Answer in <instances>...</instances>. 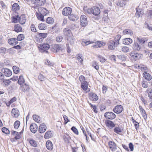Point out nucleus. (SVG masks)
Listing matches in <instances>:
<instances>
[{
    "label": "nucleus",
    "instance_id": "nucleus-30",
    "mask_svg": "<svg viewBox=\"0 0 152 152\" xmlns=\"http://www.w3.org/2000/svg\"><path fill=\"white\" fill-rule=\"evenodd\" d=\"M121 38V36L120 35H117L114 39V41H113L115 45L117 46L119 44V40Z\"/></svg>",
    "mask_w": 152,
    "mask_h": 152
},
{
    "label": "nucleus",
    "instance_id": "nucleus-45",
    "mask_svg": "<svg viewBox=\"0 0 152 152\" xmlns=\"http://www.w3.org/2000/svg\"><path fill=\"white\" fill-rule=\"evenodd\" d=\"M47 23L49 24H52L54 22L53 18L51 17H48L46 20Z\"/></svg>",
    "mask_w": 152,
    "mask_h": 152
},
{
    "label": "nucleus",
    "instance_id": "nucleus-53",
    "mask_svg": "<svg viewBox=\"0 0 152 152\" xmlns=\"http://www.w3.org/2000/svg\"><path fill=\"white\" fill-rule=\"evenodd\" d=\"M84 10L86 13L88 14L92 13V7L91 8H85Z\"/></svg>",
    "mask_w": 152,
    "mask_h": 152
},
{
    "label": "nucleus",
    "instance_id": "nucleus-58",
    "mask_svg": "<svg viewBox=\"0 0 152 152\" xmlns=\"http://www.w3.org/2000/svg\"><path fill=\"white\" fill-rule=\"evenodd\" d=\"M92 66L93 67H94L96 69L98 70V69L99 66L98 64L95 61H94L93 62Z\"/></svg>",
    "mask_w": 152,
    "mask_h": 152
},
{
    "label": "nucleus",
    "instance_id": "nucleus-27",
    "mask_svg": "<svg viewBox=\"0 0 152 152\" xmlns=\"http://www.w3.org/2000/svg\"><path fill=\"white\" fill-rule=\"evenodd\" d=\"M34 39L35 41L38 43H40L42 42L43 41V39L38 34H37L34 38Z\"/></svg>",
    "mask_w": 152,
    "mask_h": 152
},
{
    "label": "nucleus",
    "instance_id": "nucleus-44",
    "mask_svg": "<svg viewBox=\"0 0 152 152\" xmlns=\"http://www.w3.org/2000/svg\"><path fill=\"white\" fill-rule=\"evenodd\" d=\"M116 4L118 6L122 7L125 5L124 2L122 1L121 0H118L116 2Z\"/></svg>",
    "mask_w": 152,
    "mask_h": 152
},
{
    "label": "nucleus",
    "instance_id": "nucleus-4",
    "mask_svg": "<svg viewBox=\"0 0 152 152\" xmlns=\"http://www.w3.org/2000/svg\"><path fill=\"white\" fill-rule=\"evenodd\" d=\"M80 25L83 27H85L88 24V21L86 16L84 15H82L80 17Z\"/></svg>",
    "mask_w": 152,
    "mask_h": 152
},
{
    "label": "nucleus",
    "instance_id": "nucleus-10",
    "mask_svg": "<svg viewBox=\"0 0 152 152\" xmlns=\"http://www.w3.org/2000/svg\"><path fill=\"white\" fill-rule=\"evenodd\" d=\"M20 89L23 92H28L30 90L29 86L26 83L20 85Z\"/></svg>",
    "mask_w": 152,
    "mask_h": 152
},
{
    "label": "nucleus",
    "instance_id": "nucleus-55",
    "mask_svg": "<svg viewBox=\"0 0 152 152\" xmlns=\"http://www.w3.org/2000/svg\"><path fill=\"white\" fill-rule=\"evenodd\" d=\"M2 131L3 133L7 134H9L10 133V131L5 127H3L2 129Z\"/></svg>",
    "mask_w": 152,
    "mask_h": 152
},
{
    "label": "nucleus",
    "instance_id": "nucleus-25",
    "mask_svg": "<svg viewBox=\"0 0 152 152\" xmlns=\"http://www.w3.org/2000/svg\"><path fill=\"white\" fill-rule=\"evenodd\" d=\"M39 13H37L36 14V15L38 20H41L42 22L45 21L44 19V16L42 13L40 12L39 10Z\"/></svg>",
    "mask_w": 152,
    "mask_h": 152
},
{
    "label": "nucleus",
    "instance_id": "nucleus-38",
    "mask_svg": "<svg viewBox=\"0 0 152 152\" xmlns=\"http://www.w3.org/2000/svg\"><path fill=\"white\" fill-rule=\"evenodd\" d=\"M71 20L75 21L78 19V17L74 14H70L68 17Z\"/></svg>",
    "mask_w": 152,
    "mask_h": 152
},
{
    "label": "nucleus",
    "instance_id": "nucleus-42",
    "mask_svg": "<svg viewBox=\"0 0 152 152\" xmlns=\"http://www.w3.org/2000/svg\"><path fill=\"white\" fill-rule=\"evenodd\" d=\"M114 132L116 133L119 134L122 131V129L119 126H116L114 129Z\"/></svg>",
    "mask_w": 152,
    "mask_h": 152
},
{
    "label": "nucleus",
    "instance_id": "nucleus-31",
    "mask_svg": "<svg viewBox=\"0 0 152 152\" xmlns=\"http://www.w3.org/2000/svg\"><path fill=\"white\" fill-rule=\"evenodd\" d=\"M14 31L17 32H21L22 31V27L19 24H17L15 25L14 26Z\"/></svg>",
    "mask_w": 152,
    "mask_h": 152
},
{
    "label": "nucleus",
    "instance_id": "nucleus-14",
    "mask_svg": "<svg viewBox=\"0 0 152 152\" xmlns=\"http://www.w3.org/2000/svg\"><path fill=\"white\" fill-rule=\"evenodd\" d=\"M89 98L91 101H96L98 100V97L96 94L91 92L89 94Z\"/></svg>",
    "mask_w": 152,
    "mask_h": 152
},
{
    "label": "nucleus",
    "instance_id": "nucleus-12",
    "mask_svg": "<svg viewBox=\"0 0 152 152\" xmlns=\"http://www.w3.org/2000/svg\"><path fill=\"white\" fill-rule=\"evenodd\" d=\"M1 71L7 77H10L12 75L11 71L8 69L3 68L1 69Z\"/></svg>",
    "mask_w": 152,
    "mask_h": 152
},
{
    "label": "nucleus",
    "instance_id": "nucleus-57",
    "mask_svg": "<svg viewBox=\"0 0 152 152\" xmlns=\"http://www.w3.org/2000/svg\"><path fill=\"white\" fill-rule=\"evenodd\" d=\"M117 56L119 59L122 60V61L125 60L126 59L125 56L124 55H117Z\"/></svg>",
    "mask_w": 152,
    "mask_h": 152
},
{
    "label": "nucleus",
    "instance_id": "nucleus-6",
    "mask_svg": "<svg viewBox=\"0 0 152 152\" xmlns=\"http://www.w3.org/2000/svg\"><path fill=\"white\" fill-rule=\"evenodd\" d=\"M130 56L136 60L140 59L142 57V54L134 52H132L130 53Z\"/></svg>",
    "mask_w": 152,
    "mask_h": 152
},
{
    "label": "nucleus",
    "instance_id": "nucleus-26",
    "mask_svg": "<svg viewBox=\"0 0 152 152\" xmlns=\"http://www.w3.org/2000/svg\"><path fill=\"white\" fill-rule=\"evenodd\" d=\"M139 109L141 113L142 117L145 119H146L147 118V115L145 111L141 106H139Z\"/></svg>",
    "mask_w": 152,
    "mask_h": 152
},
{
    "label": "nucleus",
    "instance_id": "nucleus-21",
    "mask_svg": "<svg viewBox=\"0 0 152 152\" xmlns=\"http://www.w3.org/2000/svg\"><path fill=\"white\" fill-rule=\"evenodd\" d=\"M37 126L34 124H31L30 126V129L31 131L33 133H35L37 130Z\"/></svg>",
    "mask_w": 152,
    "mask_h": 152
},
{
    "label": "nucleus",
    "instance_id": "nucleus-62",
    "mask_svg": "<svg viewBox=\"0 0 152 152\" xmlns=\"http://www.w3.org/2000/svg\"><path fill=\"white\" fill-rule=\"evenodd\" d=\"M31 31L33 32H36L37 31L36 29L35 26L33 24H31Z\"/></svg>",
    "mask_w": 152,
    "mask_h": 152
},
{
    "label": "nucleus",
    "instance_id": "nucleus-9",
    "mask_svg": "<svg viewBox=\"0 0 152 152\" xmlns=\"http://www.w3.org/2000/svg\"><path fill=\"white\" fill-rule=\"evenodd\" d=\"M142 47V44L140 42H138L137 41L134 42L132 48L134 50L139 51L140 50Z\"/></svg>",
    "mask_w": 152,
    "mask_h": 152
},
{
    "label": "nucleus",
    "instance_id": "nucleus-43",
    "mask_svg": "<svg viewBox=\"0 0 152 152\" xmlns=\"http://www.w3.org/2000/svg\"><path fill=\"white\" fill-rule=\"evenodd\" d=\"M33 118L34 121L38 123H40V118L38 115H33Z\"/></svg>",
    "mask_w": 152,
    "mask_h": 152
},
{
    "label": "nucleus",
    "instance_id": "nucleus-35",
    "mask_svg": "<svg viewBox=\"0 0 152 152\" xmlns=\"http://www.w3.org/2000/svg\"><path fill=\"white\" fill-rule=\"evenodd\" d=\"M136 12L135 15L136 17L138 18L141 17L142 15L141 10L140 9H138V8H136Z\"/></svg>",
    "mask_w": 152,
    "mask_h": 152
},
{
    "label": "nucleus",
    "instance_id": "nucleus-32",
    "mask_svg": "<svg viewBox=\"0 0 152 152\" xmlns=\"http://www.w3.org/2000/svg\"><path fill=\"white\" fill-rule=\"evenodd\" d=\"M132 42V39L130 38H126L124 39L123 43L124 44L126 45H129L131 44Z\"/></svg>",
    "mask_w": 152,
    "mask_h": 152
},
{
    "label": "nucleus",
    "instance_id": "nucleus-52",
    "mask_svg": "<svg viewBox=\"0 0 152 152\" xmlns=\"http://www.w3.org/2000/svg\"><path fill=\"white\" fill-rule=\"evenodd\" d=\"M142 86L144 88H147L148 87L147 82L144 80L142 81Z\"/></svg>",
    "mask_w": 152,
    "mask_h": 152
},
{
    "label": "nucleus",
    "instance_id": "nucleus-17",
    "mask_svg": "<svg viewBox=\"0 0 152 152\" xmlns=\"http://www.w3.org/2000/svg\"><path fill=\"white\" fill-rule=\"evenodd\" d=\"M108 45V49L110 50H114L115 47H117L113 40H111L109 41Z\"/></svg>",
    "mask_w": 152,
    "mask_h": 152
},
{
    "label": "nucleus",
    "instance_id": "nucleus-36",
    "mask_svg": "<svg viewBox=\"0 0 152 152\" xmlns=\"http://www.w3.org/2000/svg\"><path fill=\"white\" fill-rule=\"evenodd\" d=\"M29 142L30 145L32 146L36 147L37 146V143L36 141L32 139H30L29 140Z\"/></svg>",
    "mask_w": 152,
    "mask_h": 152
},
{
    "label": "nucleus",
    "instance_id": "nucleus-29",
    "mask_svg": "<svg viewBox=\"0 0 152 152\" xmlns=\"http://www.w3.org/2000/svg\"><path fill=\"white\" fill-rule=\"evenodd\" d=\"M53 135V132L51 131L47 132L44 135V138L46 139H48L51 137Z\"/></svg>",
    "mask_w": 152,
    "mask_h": 152
},
{
    "label": "nucleus",
    "instance_id": "nucleus-5",
    "mask_svg": "<svg viewBox=\"0 0 152 152\" xmlns=\"http://www.w3.org/2000/svg\"><path fill=\"white\" fill-rule=\"evenodd\" d=\"M104 116L107 119L113 120L116 117L115 115L113 112H108L105 113Z\"/></svg>",
    "mask_w": 152,
    "mask_h": 152
},
{
    "label": "nucleus",
    "instance_id": "nucleus-34",
    "mask_svg": "<svg viewBox=\"0 0 152 152\" xmlns=\"http://www.w3.org/2000/svg\"><path fill=\"white\" fill-rule=\"evenodd\" d=\"M20 9V7L18 4L15 3L12 6V10L15 12H17Z\"/></svg>",
    "mask_w": 152,
    "mask_h": 152
},
{
    "label": "nucleus",
    "instance_id": "nucleus-61",
    "mask_svg": "<svg viewBox=\"0 0 152 152\" xmlns=\"http://www.w3.org/2000/svg\"><path fill=\"white\" fill-rule=\"evenodd\" d=\"M63 37L62 36L58 35L56 38V41L57 42H61L62 40Z\"/></svg>",
    "mask_w": 152,
    "mask_h": 152
},
{
    "label": "nucleus",
    "instance_id": "nucleus-2",
    "mask_svg": "<svg viewBox=\"0 0 152 152\" xmlns=\"http://www.w3.org/2000/svg\"><path fill=\"white\" fill-rule=\"evenodd\" d=\"M23 129L21 131L19 132L14 131H11L12 134L15 136L14 139L16 140L20 139L22 137L23 132Z\"/></svg>",
    "mask_w": 152,
    "mask_h": 152
},
{
    "label": "nucleus",
    "instance_id": "nucleus-46",
    "mask_svg": "<svg viewBox=\"0 0 152 152\" xmlns=\"http://www.w3.org/2000/svg\"><path fill=\"white\" fill-rule=\"evenodd\" d=\"M121 50L124 53H127L129 51V48L126 46H123L122 47Z\"/></svg>",
    "mask_w": 152,
    "mask_h": 152
},
{
    "label": "nucleus",
    "instance_id": "nucleus-11",
    "mask_svg": "<svg viewBox=\"0 0 152 152\" xmlns=\"http://www.w3.org/2000/svg\"><path fill=\"white\" fill-rule=\"evenodd\" d=\"M123 107L121 105H118L116 106L113 109V111L115 113L119 114L123 111Z\"/></svg>",
    "mask_w": 152,
    "mask_h": 152
},
{
    "label": "nucleus",
    "instance_id": "nucleus-54",
    "mask_svg": "<svg viewBox=\"0 0 152 152\" xmlns=\"http://www.w3.org/2000/svg\"><path fill=\"white\" fill-rule=\"evenodd\" d=\"M13 69L14 72L15 74H17L19 72V68L16 66H14L13 67Z\"/></svg>",
    "mask_w": 152,
    "mask_h": 152
},
{
    "label": "nucleus",
    "instance_id": "nucleus-63",
    "mask_svg": "<svg viewBox=\"0 0 152 152\" xmlns=\"http://www.w3.org/2000/svg\"><path fill=\"white\" fill-rule=\"evenodd\" d=\"M39 34L43 40L44 39L46 38L47 36V33H40Z\"/></svg>",
    "mask_w": 152,
    "mask_h": 152
},
{
    "label": "nucleus",
    "instance_id": "nucleus-64",
    "mask_svg": "<svg viewBox=\"0 0 152 152\" xmlns=\"http://www.w3.org/2000/svg\"><path fill=\"white\" fill-rule=\"evenodd\" d=\"M71 129L75 134L77 135L78 134V131L75 127L73 126L72 127Z\"/></svg>",
    "mask_w": 152,
    "mask_h": 152
},
{
    "label": "nucleus",
    "instance_id": "nucleus-51",
    "mask_svg": "<svg viewBox=\"0 0 152 152\" xmlns=\"http://www.w3.org/2000/svg\"><path fill=\"white\" fill-rule=\"evenodd\" d=\"M38 79L41 81H43L46 79V78L42 75L40 74L38 76Z\"/></svg>",
    "mask_w": 152,
    "mask_h": 152
},
{
    "label": "nucleus",
    "instance_id": "nucleus-47",
    "mask_svg": "<svg viewBox=\"0 0 152 152\" xmlns=\"http://www.w3.org/2000/svg\"><path fill=\"white\" fill-rule=\"evenodd\" d=\"M20 124V122L19 121H16L14 123V126L15 129H18Z\"/></svg>",
    "mask_w": 152,
    "mask_h": 152
},
{
    "label": "nucleus",
    "instance_id": "nucleus-18",
    "mask_svg": "<svg viewBox=\"0 0 152 152\" xmlns=\"http://www.w3.org/2000/svg\"><path fill=\"white\" fill-rule=\"evenodd\" d=\"M47 126L45 124H41L39 127V132L41 133L45 132L46 130Z\"/></svg>",
    "mask_w": 152,
    "mask_h": 152
},
{
    "label": "nucleus",
    "instance_id": "nucleus-3",
    "mask_svg": "<svg viewBox=\"0 0 152 152\" xmlns=\"http://www.w3.org/2000/svg\"><path fill=\"white\" fill-rule=\"evenodd\" d=\"M52 50L54 52H57L63 49V47L61 45L58 44H54L52 45Z\"/></svg>",
    "mask_w": 152,
    "mask_h": 152
},
{
    "label": "nucleus",
    "instance_id": "nucleus-39",
    "mask_svg": "<svg viewBox=\"0 0 152 152\" xmlns=\"http://www.w3.org/2000/svg\"><path fill=\"white\" fill-rule=\"evenodd\" d=\"M18 80V83L20 85H21L25 82V80L22 75L20 76Z\"/></svg>",
    "mask_w": 152,
    "mask_h": 152
},
{
    "label": "nucleus",
    "instance_id": "nucleus-7",
    "mask_svg": "<svg viewBox=\"0 0 152 152\" xmlns=\"http://www.w3.org/2000/svg\"><path fill=\"white\" fill-rule=\"evenodd\" d=\"M72 9L69 7H67L64 8L62 11V14L65 16L69 15L71 13Z\"/></svg>",
    "mask_w": 152,
    "mask_h": 152
},
{
    "label": "nucleus",
    "instance_id": "nucleus-28",
    "mask_svg": "<svg viewBox=\"0 0 152 152\" xmlns=\"http://www.w3.org/2000/svg\"><path fill=\"white\" fill-rule=\"evenodd\" d=\"M63 31L65 35L69 37L72 36L71 30L67 28H65L64 30Z\"/></svg>",
    "mask_w": 152,
    "mask_h": 152
},
{
    "label": "nucleus",
    "instance_id": "nucleus-50",
    "mask_svg": "<svg viewBox=\"0 0 152 152\" xmlns=\"http://www.w3.org/2000/svg\"><path fill=\"white\" fill-rule=\"evenodd\" d=\"M0 5L2 7V10H4L7 9V6L3 1H1Z\"/></svg>",
    "mask_w": 152,
    "mask_h": 152
},
{
    "label": "nucleus",
    "instance_id": "nucleus-33",
    "mask_svg": "<svg viewBox=\"0 0 152 152\" xmlns=\"http://www.w3.org/2000/svg\"><path fill=\"white\" fill-rule=\"evenodd\" d=\"M143 77L148 80H150L152 78L151 75L147 72H144L143 74Z\"/></svg>",
    "mask_w": 152,
    "mask_h": 152
},
{
    "label": "nucleus",
    "instance_id": "nucleus-56",
    "mask_svg": "<svg viewBox=\"0 0 152 152\" xmlns=\"http://www.w3.org/2000/svg\"><path fill=\"white\" fill-rule=\"evenodd\" d=\"M24 38V36L23 34H21L18 36L17 39L18 41H21L23 40Z\"/></svg>",
    "mask_w": 152,
    "mask_h": 152
},
{
    "label": "nucleus",
    "instance_id": "nucleus-60",
    "mask_svg": "<svg viewBox=\"0 0 152 152\" xmlns=\"http://www.w3.org/2000/svg\"><path fill=\"white\" fill-rule=\"evenodd\" d=\"M95 44H96L97 47H101L103 45V42L101 41H98L95 42Z\"/></svg>",
    "mask_w": 152,
    "mask_h": 152
},
{
    "label": "nucleus",
    "instance_id": "nucleus-40",
    "mask_svg": "<svg viewBox=\"0 0 152 152\" xmlns=\"http://www.w3.org/2000/svg\"><path fill=\"white\" fill-rule=\"evenodd\" d=\"M12 22L17 23L19 21V16L18 15H15L12 17Z\"/></svg>",
    "mask_w": 152,
    "mask_h": 152
},
{
    "label": "nucleus",
    "instance_id": "nucleus-24",
    "mask_svg": "<svg viewBox=\"0 0 152 152\" xmlns=\"http://www.w3.org/2000/svg\"><path fill=\"white\" fill-rule=\"evenodd\" d=\"M46 145L47 149L49 150H52L53 148V143L50 140H48L46 142Z\"/></svg>",
    "mask_w": 152,
    "mask_h": 152
},
{
    "label": "nucleus",
    "instance_id": "nucleus-13",
    "mask_svg": "<svg viewBox=\"0 0 152 152\" xmlns=\"http://www.w3.org/2000/svg\"><path fill=\"white\" fill-rule=\"evenodd\" d=\"M81 87L86 93L90 91V89L88 88V83L87 81L83 82L81 84Z\"/></svg>",
    "mask_w": 152,
    "mask_h": 152
},
{
    "label": "nucleus",
    "instance_id": "nucleus-41",
    "mask_svg": "<svg viewBox=\"0 0 152 152\" xmlns=\"http://www.w3.org/2000/svg\"><path fill=\"white\" fill-rule=\"evenodd\" d=\"M38 27L39 29L41 30L46 29L47 28V25L43 23H41L39 24Z\"/></svg>",
    "mask_w": 152,
    "mask_h": 152
},
{
    "label": "nucleus",
    "instance_id": "nucleus-20",
    "mask_svg": "<svg viewBox=\"0 0 152 152\" xmlns=\"http://www.w3.org/2000/svg\"><path fill=\"white\" fill-rule=\"evenodd\" d=\"M105 124L110 129H112L115 126V124L112 121L107 120L105 121Z\"/></svg>",
    "mask_w": 152,
    "mask_h": 152
},
{
    "label": "nucleus",
    "instance_id": "nucleus-59",
    "mask_svg": "<svg viewBox=\"0 0 152 152\" xmlns=\"http://www.w3.org/2000/svg\"><path fill=\"white\" fill-rule=\"evenodd\" d=\"M68 40H69L70 43L71 44H73L74 43V38L73 36L69 37Z\"/></svg>",
    "mask_w": 152,
    "mask_h": 152
},
{
    "label": "nucleus",
    "instance_id": "nucleus-48",
    "mask_svg": "<svg viewBox=\"0 0 152 152\" xmlns=\"http://www.w3.org/2000/svg\"><path fill=\"white\" fill-rule=\"evenodd\" d=\"M64 139L66 143H68L70 139V137L69 135H64L63 136Z\"/></svg>",
    "mask_w": 152,
    "mask_h": 152
},
{
    "label": "nucleus",
    "instance_id": "nucleus-19",
    "mask_svg": "<svg viewBox=\"0 0 152 152\" xmlns=\"http://www.w3.org/2000/svg\"><path fill=\"white\" fill-rule=\"evenodd\" d=\"M92 14L95 16L99 15L100 12V10L99 7H92Z\"/></svg>",
    "mask_w": 152,
    "mask_h": 152
},
{
    "label": "nucleus",
    "instance_id": "nucleus-37",
    "mask_svg": "<svg viewBox=\"0 0 152 152\" xmlns=\"http://www.w3.org/2000/svg\"><path fill=\"white\" fill-rule=\"evenodd\" d=\"M123 34L124 35L128 34L132 36L133 34V31L130 29H125L123 31Z\"/></svg>",
    "mask_w": 152,
    "mask_h": 152
},
{
    "label": "nucleus",
    "instance_id": "nucleus-1",
    "mask_svg": "<svg viewBox=\"0 0 152 152\" xmlns=\"http://www.w3.org/2000/svg\"><path fill=\"white\" fill-rule=\"evenodd\" d=\"M39 50L41 53H47V50L50 48V46L48 44H40L38 46Z\"/></svg>",
    "mask_w": 152,
    "mask_h": 152
},
{
    "label": "nucleus",
    "instance_id": "nucleus-22",
    "mask_svg": "<svg viewBox=\"0 0 152 152\" xmlns=\"http://www.w3.org/2000/svg\"><path fill=\"white\" fill-rule=\"evenodd\" d=\"M8 42L9 44L12 45H15L18 43V40L15 38L10 39H8Z\"/></svg>",
    "mask_w": 152,
    "mask_h": 152
},
{
    "label": "nucleus",
    "instance_id": "nucleus-49",
    "mask_svg": "<svg viewBox=\"0 0 152 152\" xmlns=\"http://www.w3.org/2000/svg\"><path fill=\"white\" fill-rule=\"evenodd\" d=\"M41 9L42 10L41 12L44 15H46L49 13V11L45 8H43L42 9L41 8Z\"/></svg>",
    "mask_w": 152,
    "mask_h": 152
},
{
    "label": "nucleus",
    "instance_id": "nucleus-23",
    "mask_svg": "<svg viewBox=\"0 0 152 152\" xmlns=\"http://www.w3.org/2000/svg\"><path fill=\"white\" fill-rule=\"evenodd\" d=\"M26 20V18L24 15H21L19 17V22L21 24L25 23Z\"/></svg>",
    "mask_w": 152,
    "mask_h": 152
},
{
    "label": "nucleus",
    "instance_id": "nucleus-8",
    "mask_svg": "<svg viewBox=\"0 0 152 152\" xmlns=\"http://www.w3.org/2000/svg\"><path fill=\"white\" fill-rule=\"evenodd\" d=\"M32 2L36 7L42 6L45 3V0H32Z\"/></svg>",
    "mask_w": 152,
    "mask_h": 152
},
{
    "label": "nucleus",
    "instance_id": "nucleus-16",
    "mask_svg": "<svg viewBox=\"0 0 152 152\" xmlns=\"http://www.w3.org/2000/svg\"><path fill=\"white\" fill-rule=\"evenodd\" d=\"M12 115L15 118L18 117L20 115V113L19 110L16 108H13L11 112Z\"/></svg>",
    "mask_w": 152,
    "mask_h": 152
},
{
    "label": "nucleus",
    "instance_id": "nucleus-15",
    "mask_svg": "<svg viewBox=\"0 0 152 152\" xmlns=\"http://www.w3.org/2000/svg\"><path fill=\"white\" fill-rule=\"evenodd\" d=\"M109 148L113 151H115L117 149L116 145L113 142L110 141L108 142Z\"/></svg>",
    "mask_w": 152,
    "mask_h": 152
}]
</instances>
